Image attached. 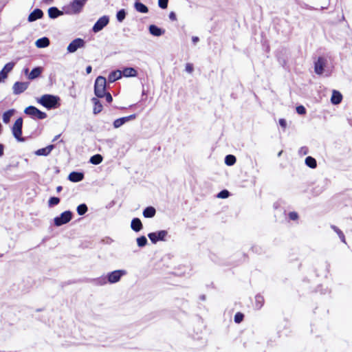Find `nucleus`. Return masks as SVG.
I'll return each mask as SVG.
<instances>
[{
  "label": "nucleus",
  "instance_id": "obj_1",
  "mask_svg": "<svg viewBox=\"0 0 352 352\" xmlns=\"http://www.w3.org/2000/svg\"><path fill=\"white\" fill-rule=\"evenodd\" d=\"M38 102L47 109H54L60 106V98L51 94H44L39 99Z\"/></svg>",
  "mask_w": 352,
  "mask_h": 352
},
{
  "label": "nucleus",
  "instance_id": "obj_2",
  "mask_svg": "<svg viewBox=\"0 0 352 352\" xmlns=\"http://www.w3.org/2000/svg\"><path fill=\"white\" fill-rule=\"evenodd\" d=\"M106 78L103 76H98L94 85V93L98 98H103L106 92Z\"/></svg>",
  "mask_w": 352,
  "mask_h": 352
},
{
  "label": "nucleus",
  "instance_id": "obj_3",
  "mask_svg": "<svg viewBox=\"0 0 352 352\" xmlns=\"http://www.w3.org/2000/svg\"><path fill=\"white\" fill-rule=\"evenodd\" d=\"M23 118H19L12 127V133L18 142H25V138L22 137Z\"/></svg>",
  "mask_w": 352,
  "mask_h": 352
},
{
  "label": "nucleus",
  "instance_id": "obj_4",
  "mask_svg": "<svg viewBox=\"0 0 352 352\" xmlns=\"http://www.w3.org/2000/svg\"><path fill=\"white\" fill-rule=\"evenodd\" d=\"M56 147L58 149H60L61 147H63V149L65 150L66 147L64 145L63 140L59 141L57 144H50V145L47 146L45 148H39L37 151H36L34 153H35V155H36L38 156H47L51 153V151L54 148H56Z\"/></svg>",
  "mask_w": 352,
  "mask_h": 352
},
{
  "label": "nucleus",
  "instance_id": "obj_5",
  "mask_svg": "<svg viewBox=\"0 0 352 352\" xmlns=\"http://www.w3.org/2000/svg\"><path fill=\"white\" fill-rule=\"evenodd\" d=\"M24 113L32 118H37L38 120H43L47 118L46 113L41 111L34 106H29L24 110Z\"/></svg>",
  "mask_w": 352,
  "mask_h": 352
},
{
  "label": "nucleus",
  "instance_id": "obj_6",
  "mask_svg": "<svg viewBox=\"0 0 352 352\" xmlns=\"http://www.w3.org/2000/svg\"><path fill=\"white\" fill-rule=\"evenodd\" d=\"M327 65V59L320 56L314 63V72L318 75H322Z\"/></svg>",
  "mask_w": 352,
  "mask_h": 352
},
{
  "label": "nucleus",
  "instance_id": "obj_7",
  "mask_svg": "<svg viewBox=\"0 0 352 352\" xmlns=\"http://www.w3.org/2000/svg\"><path fill=\"white\" fill-rule=\"evenodd\" d=\"M126 271L122 270H115L110 272L107 276L108 281L110 283H116L120 280V278L126 274Z\"/></svg>",
  "mask_w": 352,
  "mask_h": 352
},
{
  "label": "nucleus",
  "instance_id": "obj_8",
  "mask_svg": "<svg viewBox=\"0 0 352 352\" xmlns=\"http://www.w3.org/2000/svg\"><path fill=\"white\" fill-rule=\"evenodd\" d=\"M167 234V231L160 230L157 232H151L148 236L153 243H156L158 241H165Z\"/></svg>",
  "mask_w": 352,
  "mask_h": 352
},
{
  "label": "nucleus",
  "instance_id": "obj_9",
  "mask_svg": "<svg viewBox=\"0 0 352 352\" xmlns=\"http://www.w3.org/2000/svg\"><path fill=\"white\" fill-rule=\"evenodd\" d=\"M85 45V42L83 39L77 38L72 41L67 46V51L69 52H75L78 48L83 47Z\"/></svg>",
  "mask_w": 352,
  "mask_h": 352
},
{
  "label": "nucleus",
  "instance_id": "obj_10",
  "mask_svg": "<svg viewBox=\"0 0 352 352\" xmlns=\"http://www.w3.org/2000/svg\"><path fill=\"white\" fill-rule=\"evenodd\" d=\"M29 82H16L12 87L13 94L19 95L24 92L29 87Z\"/></svg>",
  "mask_w": 352,
  "mask_h": 352
},
{
  "label": "nucleus",
  "instance_id": "obj_11",
  "mask_svg": "<svg viewBox=\"0 0 352 352\" xmlns=\"http://www.w3.org/2000/svg\"><path fill=\"white\" fill-rule=\"evenodd\" d=\"M87 0H74L70 4L69 12L76 14L80 12Z\"/></svg>",
  "mask_w": 352,
  "mask_h": 352
},
{
  "label": "nucleus",
  "instance_id": "obj_12",
  "mask_svg": "<svg viewBox=\"0 0 352 352\" xmlns=\"http://www.w3.org/2000/svg\"><path fill=\"white\" fill-rule=\"evenodd\" d=\"M109 17L107 16H103L100 17L96 23L94 24L93 27V31L94 32H98L100 31L104 27H105L109 23Z\"/></svg>",
  "mask_w": 352,
  "mask_h": 352
},
{
  "label": "nucleus",
  "instance_id": "obj_13",
  "mask_svg": "<svg viewBox=\"0 0 352 352\" xmlns=\"http://www.w3.org/2000/svg\"><path fill=\"white\" fill-rule=\"evenodd\" d=\"M43 16V11L39 8H36L29 14L28 20L29 22H33L37 19H41Z\"/></svg>",
  "mask_w": 352,
  "mask_h": 352
},
{
  "label": "nucleus",
  "instance_id": "obj_14",
  "mask_svg": "<svg viewBox=\"0 0 352 352\" xmlns=\"http://www.w3.org/2000/svg\"><path fill=\"white\" fill-rule=\"evenodd\" d=\"M14 65V62H9L4 65L0 72V74L3 78H8V74L13 69Z\"/></svg>",
  "mask_w": 352,
  "mask_h": 352
},
{
  "label": "nucleus",
  "instance_id": "obj_15",
  "mask_svg": "<svg viewBox=\"0 0 352 352\" xmlns=\"http://www.w3.org/2000/svg\"><path fill=\"white\" fill-rule=\"evenodd\" d=\"M68 179L72 182H80L84 179V173L81 172H72L69 175Z\"/></svg>",
  "mask_w": 352,
  "mask_h": 352
},
{
  "label": "nucleus",
  "instance_id": "obj_16",
  "mask_svg": "<svg viewBox=\"0 0 352 352\" xmlns=\"http://www.w3.org/2000/svg\"><path fill=\"white\" fill-rule=\"evenodd\" d=\"M43 72V67H34L28 75L29 80H34L38 78Z\"/></svg>",
  "mask_w": 352,
  "mask_h": 352
},
{
  "label": "nucleus",
  "instance_id": "obj_17",
  "mask_svg": "<svg viewBox=\"0 0 352 352\" xmlns=\"http://www.w3.org/2000/svg\"><path fill=\"white\" fill-rule=\"evenodd\" d=\"M54 225L57 227L66 223V211L63 212L60 216L54 219Z\"/></svg>",
  "mask_w": 352,
  "mask_h": 352
},
{
  "label": "nucleus",
  "instance_id": "obj_18",
  "mask_svg": "<svg viewBox=\"0 0 352 352\" xmlns=\"http://www.w3.org/2000/svg\"><path fill=\"white\" fill-rule=\"evenodd\" d=\"M91 101L94 104L93 112L94 114H98L102 111V105L100 100L96 98H93Z\"/></svg>",
  "mask_w": 352,
  "mask_h": 352
},
{
  "label": "nucleus",
  "instance_id": "obj_19",
  "mask_svg": "<svg viewBox=\"0 0 352 352\" xmlns=\"http://www.w3.org/2000/svg\"><path fill=\"white\" fill-rule=\"evenodd\" d=\"M131 227L135 232H139L142 229V221L138 218H134L131 221Z\"/></svg>",
  "mask_w": 352,
  "mask_h": 352
},
{
  "label": "nucleus",
  "instance_id": "obj_20",
  "mask_svg": "<svg viewBox=\"0 0 352 352\" xmlns=\"http://www.w3.org/2000/svg\"><path fill=\"white\" fill-rule=\"evenodd\" d=\"M342 94L338 91L334 90L331 98V102L334 104H338L342 102Z\"/></svg>",
  "mask_w": 352,
  "mask_h": 352
},
{
  "label": "nucleus",
  "instance_id": "obj_21",
  "mask_svg": "<svg viewBox=\"0 0 352 352\" xmlns=\"http://www.w3.org/2000/svg\"><path fill=\"white\" fill-rule=\"evenodd\" d=\"M265 303V298L261 294H257L255 296V301H254V307L256 309H261Z\"/></svg>",
  "mask_w": 352,
  "mask_h": 352
},
{
  "label": "nucleus",
  "instance_id": "obj_22",
  "mask_svg": "<svg viewBox=\"0 0 352 352\" xmlns=\"http://www.w3.org/2000/svg\"><path fill=\"white\" fill-rule=\"evenodd\" d=\"M62 14L63 12L60 11L56 7H51L48 9V15L51 19H56Z\"/></svg>",
  "mask_w": 352,
  "mask_h": 352
},
{
  "label": "nucleus",
  "instance_id": "obj_23",
  "mask_svg": "<svg viewBox=\"0 0 352 352\" xmlns=\"http://www.w3.org/2000/svg\"><path fill=\"white\" fill-rule=\"evenodd\" d=\"M122 72L120 70H116L111 72L108 76V80L109 82H113L116 80L121 78Z\"/></svg>",
  "mask_w": 352,
  "mask_h": 352
},
{
  "label": "nucleus",
  "instance_id": "obj_24",
  "mask_svg": "<svg viewBox=\"0 0 352 352\" xmlns=\"http://www.w3.org/2000/svg\"><path fill=\"white\" fill-rule=\"evenodd\" d=\"M122 76L125 77H135L138 75L137 71L133 67H126L123 69Z\"/></svg>",
  "mask_w": 352,
  "mask_h": 352
},
{
  "label": "nucleus",
  "instance_id": "obj_25",
  "mask_svg": "<svg viewBox=\"0 0 352 352\" xmlns=\"http://www.w3.org/2000/svg\"><path fill=\"white\" fill-rule=\"evenodd\" d=\"M35 44L38 48H44L50 45V40L47 37H43L37 39Z\"/></svg>",
  "mask_w": 352,
  "mask_h": 352
},
{
  "label": "nucleus",
  "instance_id": "obj_26",
  "mask_svg": "<svg viewBox=\"0 0 352 352\" xmlns=\"http://www.w3.org/2000/svg\"><path fill=\"white\" fill-rule=\"evenodd\" d=\"M14 113H15V109H9V110L5 111L3 113V116H2L3 122L5 124H8L10 121L11 117L14 114Z\"/></svg>",
  "mask_w": 352,
  "mask_h": 352
},
{
  "label": "nucleus",
  "instance_id": "obj_27",
  "mask_svg": "<svg viewBox=\"0 0 352 352\" xmlns=\"http://www.w3.org/2000/svg\"><path fill=\"white\" fill-rule=\"evenodd\" d=\"M156 210L153 206L146 207L143 211V216L146 218H152L155 215Z\"/></svg>",
  "mask_w": 352,
  "mask_h": 352
},
{
  "label": "nucleus",
  "instance_id": "obj_28",
  "mask_svg": "<svg viewBox=\"0 0 352 352\" xmlns=\"http://www.w3.org/2000/svg\"><path fill=\"white\" fill-rule=\"evenodd\" d=\"M149 31L151 34L156 36H160L164 32V30H162V29L155 25H151L149 26Z\"/></svg>",
  "mask_w": 352,
  "mask_h": 352
},
{
  "label": "nucleus",
  "instance_id": "obj_29",
  "mask_svg": "<svg viewBox=\"0 0 352 352\" xmlns=\"http://www.w3.org/2000/svg\"><path fill=\"white\" fill-rule=\"evenodd\" d=\"M135 8L137 11L141 13H147L148 12V8L144 4L139 1L135 3Z\"/></svg>",
  "mask_w": 352,
  "mask_h": 352
},
{
  "label": "nucleus",
  "instance_id": "obj_30",
  "mask_svg": "<svg viewBox=\"0 0 352 352\" xmlns=\"http://www.w3.org/2000/svg\"><path fill=\"white\" fill-rule=\"evenodd\" d=\"M305 164L311 168L317 167V162L315 158L308 156L305 159Z\"/></svg>",
  "mask_w": 352,
  "mask_h": 352
},
{
  "label": "nucleus",
  "instance_id": "obj_31",
  "mask_svg": "<svg viewBox=\"0 0 352 352\" xmlns=\"http://www.w3.org/2000/svg\"><path fill=\"white\" fill-rule=\"evenodd\" d=\"M103 157L100 154H96L91 157L89 162L94 165H98L102 162Z\"/></svg>",
  "mask_w": 352,
  "mask_h": 352
},
{
  "label": "nucleus",
  "instance_id": "obj_32",
  "mask_svg": "<svg viewBox=\"0 0 352 352\" xmlns=\"http://www.w3.org/2000/svg\"><path fill=\"white\" fill-rule=\"evenodd\" d=\"M331 228L335 232H336V234L338 235L339 238L340 239V240L346 243V239H345V236L344 234V233L342 232V231L341 230H340L337 226H334V225H331Z\"/></svg>",
  "mask_w": 352,
  "mask_h": 352
},
{
  "label": "nucleus",
  "instance_id": "obj_33",
  "mask_svg": "<svg viewBox=\"0 0 352 352\" xmlns=\"http://www.w3.org/2000/svg\"><path fill=\"white\" fill-rule=\"evenodd\" d=\"M236 160V159L235 156H234L232 155H228L225 158V163L228 166H232L235 164Z\"/></svg>",
  "mask_w": 352,
  "mask_h": 352
},
{
  "label": "nucleus",
  "instance_id": "obj_34",
  "mask_svg": "<svg viewBox=\"0 0 352 352\" xmlns=\"http://www.w3.org/2000/svg\"><path fill=\"white\" fill-rule=\"evenodd\" d=\"M60 203V198L57 197H51L48 200V206L52 208Z\"/></svg>",
  "mask_w": 352,
  "mask_h": 352
},
{
  "label": "nucleus",
  "instance_id": "obj_35",
  "mask_svg": "<svg viewBox=\"0 0 352 352\" xmlns=\"http://www.w3.org/2000/svg\"><path fill=\"white\" fill-rule=\"evenodd\" d=\"M87 206L85 204H80L77 207V212L79 215H83L87 212Z\"/></svg>",
  "mask_w": 352,
  "mask_h": 352
},
{
  "label": "nucleus",
  "instance_id": "obj_36",
  "mask_svg": "<svg viewBox=\"0 0 352 352\" xmlns=\"http://www.w3.org/2000/svg\"><path fill=\"white\" fill-rule=\"evenodd\" d=\"M127 121H126V118L125 117H122V118L116 119L113 122V126H114L115 128H118V127L121 126L122 124H124Z\"/></svg>",
  "mask_w": 352,
  "mask_h": 352
},
{
  "label": "nucleus",
  "instance_id": "obj_37",
  "mask_svg": "<svg viewBox=\"0 0 352 352\" xmlns=\"http://www.w3.org/2000/svg\"><path fill=\"white\" fill-rule=\"evenodd\" d=\"M125 16L126 12L124 9H122L117 12L116 18L118 21L122 22L125 19Z\"/></svg>",
  "mask_w": 352,
  "mask_h": 352
},
{
  "label": "nucleus",
  "instance_id": "obj_38",
  "mask_svg": "<svg viewBox=\"0 0 352 352\" xmlns=\"http://www.w3.org/2000/svg\"><path fill=\"white\" fill-rule=\"evenodd\" d=\"M137 243L139 247H144L147 243V239L144 236H142L137 239Z\"/></svg>",
  "mask_w": 352,
  "mask_h": 352
},
{
  "label": "nucleus",
  "instance_id": "obj_39",
  "mask_svg": "<svg viewBox=\"0 0 352 352\" xmlns=\"http://www.w3.org/2000/svg\"><path fill=\"white\" fill-rule=\"evenodd\" d=\"M243 318H244L243 314H242L241 312H237L234 315V320L236 323H240L243 320Z\"/></svg>",
  "mask_w": 352,
  "mask_h": 352
},
{
  "label": "nucleus",
  "instance_id": "obj_40",
  "mask_svg": "<svg viewBox=\"0 0 352 352\" xmlns=\"http://www.w3.org/2000/svg\"><path fill=\"white\" fill-rule=\"evenodd\" d=\"M289 219L292 221H297L299 218L298 214L296 212H289L288 214Z\"/></svg>",
  "mask_w": 352,
  "mask_h": 352
},
{
  "label": "nucleus",
  "instance_id": "obj_41",
  "mask_svg": "<svg viewBox=\"0 0 352 352\" xmlns=\"http://www.w3.org/2000/svg\"><path fill=\"white\" fill-rule=\"evenodd\" d=\"M168 0H158V6L162 9H166L168 7Z\"/></svg>",
  "mask_w": 352,
  "mask_h": 352
},
{
  "label": "nucleus",
  "instance_id": "obj_42",
  "mask_svg": "<svg viewBox=\"0 0 352 352\" xmlns=\"http://www.w3.org/2000/svg\"><path fill=\"white\" fill-rule=\"evenodd\" d=\"M296 112L300 115H305L306 113V109L302 105L298 106L296 107Z\"/></svg>",
  "mask_w": 352,
  "mask_h": 352
},
{
  "label": "nucleus",
  "instance_id": "obj_43",
  "mask_svg": "<svg viewBox=\"0 0 352 352\" xmlns=\"http://www.w3.org/2000/svg\"><path fill=\"white\" fill-rule=\"evenodd\" d=\"M229 196V192L227 190H223L221 191L217 197L219 198L225 199L227 198Z\"/></svg>",
  "mask_w": 352,
  "mask_h": 352
},
{
  "label": "nucleus",
  "instance_id": "obj_44",
  "mask_svg": "<svg viewBox=\"0 0 352 352\" xmlns=\"http://www.w3.org/2000/svg\"><path fill=\"white\" fill-rule=\"evenodd\" d=\"M193 69H194V67H193V65L192 63H186V71L188 73L191 74L193 72Z\"/></svg>",
  "mask_w": 352,
  "mask_h": 352
},
{
  "label": "nucleus",
  "instance_id": "obj_45",
  "mask_svg": "<svg viewBox=\"0 0 352 352\" xmlns=\"http://www.w3.org/2000/svg\"><path fill=\"white\" fill-rule=\"evenodd\" d=\"M104 97H105L107 102L109 103H111L113 100V98H112L111 94L109 92H105Z\"/></svg>",
  "mask_w": 352,
  "mask_h": 352
},
{
  "label": "nucleus",
  "instance_id": "obj_46",
  "mask_svg": "<svg viewBox=\"0 0 352 352\" xmlns=\"http://www.w3.org/2000/svg\"><path fill=\"white\" fill-rule=\"evenodd\" d=\"M279 124L280 125V126L283 129H285L286 127H287V122L285 119L283 118H280L279 119Z\"/></svg>",
  "mask_w": 352,
  "mask_h": 352
},
{
  "label": "nucleus",
  "instance_id": "obj_47",
  "mask_svg": "<svg viewBox=\"0 0 352 352\" xmlns=\"http://www.w3.org/2000/svg\"><path fill=\"white\" fill-rule=\"evenodd\" d=\"M169 19L171 20V21H176L177 20V16H176V14L174 12H170L169 13Z\"/></svg>",
  "mask_w": 352,
  "mask_h": 352
},
{
  "label": "nucleus",
  "instance_id": "obj_48",
  "mask_svg": "<svg viewBox=\"0 0 352 352\" xmlns=\"http://www.w3.org/2000/svg\"><path fill=\"white\" fill-rule=\"evenodd\" d=\"M125 118L126 119V121L128 122V121L134 120L136 118V115L135 114H132V115H130L129 116H126Z\"/></svg>",
  "mask_w": 352,
  "mask_h": 352
},
{
  "label": "nucleus",
  "instance_id": "obj_49",
  "mask_svg": "<svg viewBox=\"0 0 352 352\" xmlns=\"http://www.w3.org/2000/svg\"><path fill=\"white\" fill-rule=\"evenodd\" d=\"M4 153V145L0 143V157L3 155Z\"/></svg>",
  "mask_w": 352,
  "mask_h": 352
},
{
  "label": "nucleus",
  "instance_id": "obj_50",
  "mask_svg": "<svg viewBox=\"0 0 352 352\" xmlns=\"http://www.w3.org/2000/svg\"><path fill=\"white\" fill-rule=\"evenodd\" d=\"M73 217V213L67 210V222H69Z\"/></svg>",
  "mask_w": 352,
  "mask_h": 352
},
{
  "label": "nucleus",
  "instance_id": "obj_51",
  "mask_svg": "<svg viewBox=\"0 0 352 352\" xmlns=\"http://www.w3.org/2000/svg\"><path fill=\"white\" fill-rule=\"evenodd\" d=\"M92 71V67L91 65H88L86 68V72L87 74H90Z\"/></svg>",
  "mask_w": 352,
  "mask_h": 352
},
{
  "label": "nucleus",
  "instance_id": "obj_52",
  "mask_svg": "<svg viewBox=\"0 0 352 352\" xmlns=\"http://www.w3.org/2000/svg\"><path fill=\"white\" fill-rule=\"evenodd\" d=\"M43 2L45 4L50 5L53 2V0H43Z\"/></svg>",
  "mask_w": 352,
  "mask_h": 352
},
{
  "label": "nucleus",
  "instance_id": "obj_53",
  "mask_svg": "<svg viewBox=\"0 0 352 352\" xmlns=\"http://www.w3.org/2000/svg\"><path fill=\"white\" fill-rule=\"evenodd\" d=\"M62 189H63L62 186H58V187L56 188V191H57L58 192H60V191H61V190H62Z\"/></svg>",
  "mask_w": 352,
  "mask_h": 352
},
{
  "label": "nucleus",
  "instance_id": "obj_54",
  "mask_svg": "<svg viewBox=\"0 0 352 352\" xmlns=\"http://www.w3.org/2000/svg\"><path fill=\"white\" fill-rule=\"evenodd\" d=\"M60 135H56V136L53 139L52 142H55V141H56V140L59 138Z\"/></svg>",
  "mask_w": 352,
  "mask_h": 352
},
{
  "label": "nucleus",
  "instance_id": "obj_55",
  "mask_svg": "<svg viewBox=\"0 0 352 352\" xmlns=\"http://www.w3.org/2000/svg\"><path fill=\"white\" fill-rule=\"evenodd\" d=\"M7 78H3L2 76L0 74V83L1 82H3L5 79H6Z\"/></svg>",
  "mask_w": 352,
  "mask_h": 352
},
{
  "label": "nucleus",
  "instance_id": "obj_56",
  "mask_svg": "<svg viewBox=\"0 0 352 352\" xmlns=\"http://www.w3.org/2000/svg\"><path fill=\"white\" fill-rule=\"evenodd\" d=\"M198 40H199L198 37H193V38H192V41H193L194 42H197Z\"/></svg>",
  "mask_w": 352,
  "mask_h": 352
},
{
  "label": "nucleus",
  "instance_id": "obj_57",
  "mask_svg": "<svg viewBox=\"0 0 352 352\" xmlns=\"http://www.w3.org/2000/svg\"><path fill=\"white\" fill-rule=\"evenodd\" d=\"M28 71H29L28 68H25V69H24V73H25V74H27L28 73Z\"/></svg>",
  "mask_w": 352,
  "mask_h": 352
}]
</instances>
